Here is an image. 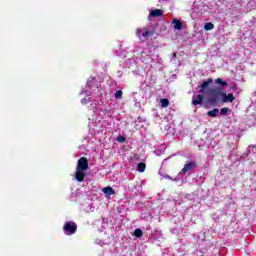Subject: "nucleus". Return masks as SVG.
<instances>
[{"label":"nucleus","mask_w":256,"mask_h":256,"mask_svg":"<svg viewBox=\"0 0 256 256\" xmlns=\"http://www.w3.org/2000/svg\"><path fill=\"white\" fill-rule=\"evenodd\" d=\"M210 83H213V78H208L199 86V93H202V95L206 97L207 102L210 105H217V102L222 95L221 88H209Z\"/></svg>","instance_id":"obj_1"},{"label":"nucleus","mask_w":256,"mask_h":256,"mask_svg":"<svg viewBox=\"0 0 256 256\" xmlns=\"http://www.w3.org/2000/svg\"><path fill=\"white\" fill-rule=\"evenodd\" d=\"M195 169H197V162L189 161L188 163H186L184 165L183 169L178 174V177H183L185 175V173H188L189 175H191V173H193V171H195Z\"/></svg>","instance_id":"obj_2"},{"label":"nucleus","mask_w":256,"mask_h":256,"mask_svg":"<svg viewBox=\"0 0 256 256\" xmlns=\"http://www.w3.org/2000/svg\"><path fill=\"white\" fill-rule=\"evenodd\" d=\"M153 35V32L149 30V28L144 27V28H138L136 30V36L141 40L145 41V39H149Z\"/></svg>","instance_id":"obj_3"},{"label":"nucleus","mask_w":256,"mask_h":256,"mask_svg":"<svg viewBox=\"0 0 256 256\" xmlns=\"http://www.w3.org/2000/svg\"><path fill=\"white\" fill-rule=\"evenodd\" d=\"M63 231L65 235H75L77 232V224H75V222L68 221L65 223Z\"/></svg>","instance_id":"obj_4"},{"label":"nucleus","mask_w":256,"mask_h":256,"mask_svg":"<svg viewBox=\"0 0 256 256\" xmlns=\"http://www.w3.org/2000/svg\"><path fill=\"white\" fill-rule=\"evenodd\" d=\"M76 169H79L80 171H87V169H89V161L85 157L80 158Z\"/></svg>","instance_id":"obj_5"},{"label":"nucleus","mask_w":256,"mask_h":256,"mask_svg":"<svg viewBox=\"0 0 256 256\" xmlns=\"http://www.w3.org/2000/svg\"><path fill=\"white\" fill-rule=\"evenodd\" d=\"M220 97H222V103H233L235 101V96L233 94H226L221 90Z\"/></svg>","instance_id":"obj_6"},{"label":"nucleus","mask_w":256,"mask_h":256,"mask_svg":"<svg viewBox=\"0 0 256 256\" xmlns=\"http://www.w3.org/2000/svg\"><path fill=\"white\" fill-rule=\"evenodd\" d=\"M192 105H194V107H197V105H203V95L198 94L197 96H193Z\"/></svg>","instance_id":"obj_7"},{"label":"nucleus","mask_w":256,"mask_h":256,"mask_svg":"<svg viewBox=\"0 0 256 256\" xmlns=\"http://www.w3.org/2000/svg\"><path fill=\"white\" fill-rule=\"evenodd\" d=\"M93 83H95V79H94V78L88 79L87 85H86V89L84 90V93H85L86 95H91V93H93V92H91V91L89 90V89H93Z\"/></svg>","instance_id":"obj_8"},{"label":"nucleus","mask_w":256,"mask_h":256,"mask_svg":"<svg viewBox=\"0 0 256 256\" xmlns=\"http://www.w3.org/2000/svg\"><path fill=\"white\" fill-rule=\"evenodd\" d=\"M75 177L79 183H82V181H84L85 179V170H79L78 168H76Z\"/></svg>","instance_id":"obj_9"},{"label":"nucleus","mask_w":256,"mask_h":256,"mask_svg":"<svg viewBox=\"0 0 256 256\" xmlns=\"http://www.w3.org/2000/svg\"><path fill=\"white\" fill-rule=\"evenodd\" d=\"M102 191L108 197H111V195H115V190H113V188H111V187H105V188H103Z\"/></svg>","instance_id":"obj_10"},{"label":"nucleus","mask_w":256,"mask_h":256,"mask_svg":"<svg viewBox=\"0 0 256 256\" xmlns=\"http://www.w3.org/2000/svg\"><path fill=\"white\" fill-rule=\"evenodd\" d=\"M163 12L160 9H155L150 12V17H161Z\"/></svg>","instance_id":"obj_11"},{"label":"nucleus","mask_w":256,"mask_h":256,"mask_svg":"<svg viewBox=\"0 0 256 256\" xmlns=\"http://www.w3.org/2000/svg\"><path fill=\"white\" fill-rule=\"evenodd\" d=\"M219 114V109L214 108L213 110L208 111L207 115L208 117H217Z\"/></svg>","instance_id":"obj_12"},{"label":"nucleus","mask_w":256,"mask_h":256,"mask_svg":"<svg viewBox=\"0 0 256 256\" xmlns=\"http://www.w3.org/2000/svg\"><path fill=\"white\" fill-rule=\"evenodd\" d=\"M215 83L217 85H221V87H227V85H228L227 81H223V79H221V78H217L215 80Z\"/></svg>","instance_id":"obj_13"},{"label":"nucleus","mask_w":256,"mask_h":256,"mask_svg":"<svg viewBox=\"0 0 256 256\" xmlns=\"http://www.w3.org/2000/svg\"><path fill=\"white\" fill-rule=\"evenodd\" d=\"M173 24H174V29H177V30H180L183 27V24L179 20H174Z\"/></svg>","instance_id":"obj_14"},{"label":"nucleus","mask_w":256,"mask_h":256,"mask_svg":"<svg viewBox=\"0 0 256 256\" xmlns=\"http://www.w3.org/2000/svg\"><path fill=\"white\" fill-rule=\"evenodd\" d=\"M134 237H138V238L143 237V230H141L140 228L135 229Z\"/></svg>","instance_id":"obj_15"},{"label":"nucleus","mask_w":256,"mask_h":256,"mask_svg":"<svg viewBox=\"0 0 256 256\" xmlns=\"http://www.w3.org/2000/svg\"><path fill=\"white\" fill-rule=\"evenodd\" d=\"M214 27H215V25H213V23L208 22L205 24L204 29H205V31H211L212 29H214Z\"/></svg>","instance_id":"obj_16"},{"label":"nucleus","mask_w":256,"mask_h":256,"mask_svg":"<svg viewBox=\"0 0 256 256\" xmlns=\"http://www.w3.org/2000/svg\"><path fill=\"white\" fill-rule=\"evenodd\" d=\"M145 163H139L137 166V171H139V173H143L145 171Z\"/></svg>","instance_id":"obj_17"},{"label":"nucleus","mask_w":256,"mask_h":256,"mask_svg":"<svg viewBox=\"0 0 256 256\" xmlns=\"http://www.w3.org/2000/svg\"><path fill=\"white\" fill-rule=\"evenodd\" d=\"M160 103H161V107H169V100L168 99H161L160 100Z\"/></svg>","instance_id":"obj_18"},{"label":"nucleus","mask_w":256,"mask_h":256,"mask_svg":"<svg viewBox=\"0 0 256 256\" xmlns=\"http://www.w3.org/2000/svg\"><path fill=\"white\" fill-rule=\"evenodd\" d=\"M123 98V91L118 90L115 93V99H122Z\"/></svg>","instance_id":"obj_19"},{"label":"nucleus","mask_w":256,"mask_h":256,"mask_svg":"<svg viewBox=\"0 0 256 256\" xmlns=\"http://www.w3.org/2000/svg\"><path fill=\"white\" fill-rule=\"evenodd\" d=\"M228 113H229V108H227V107L222 108L221 111H220L221 115H226Z\"/></svg>","instance_id":"obj_20"},{"label":"nucleus","mask_w":256,"mask_h":256,"mask_svg":"<svg viewBox=\"0 0 256 256\" xmlns=\"http://www.w3.org/2000/svg\"><path fill=\"white\" fill-rule=\"evenodd\" d=\"M117 141H118V143H125V137L119 136V137L117 138Z\"/></svg>","instance_id":"obj_21"},{"label":"nucleus","mask_w":256,"mask_h":256,"mask_svg":"<svg viewBox=\"0 0 256 256\" xmlns=\"http://www.w3.org/2000/svg\"><path fill=\"white\" fill-rule=\"evenodd\" d=\"M81 103L83 105H87V103H89V100L87 98H84V99L81 100Z\"/></svg>","instance_id":"obj_22"},{"label":"nucleus","mask_w":256,"mask_h":256,"mask_svg":"<svg viewBox=\"0 0 256 256\" xmlns=\"http://www.w3.org/2000/svg\"><path fill=\"white\" fill-rule=\"evenodd\" d=\"M175 57H177V54H176V53H173V54H172V59H175Z\"/></svg>","instance_id":"obj_23"},{"label":"nucleus","mask_w":256,"mask_h":256,"mask_svg":"<svg viewBox=\"0 0 256 256\" xmlns=\"http://www.w3.org/2000/svg\"><path fill=\"white\" fill-rule=\"evenodd\" d=\"M159 1L161 2V1H167V0H159Z\"/></svg>","instance_id":"obj_24"}]
</instances>
